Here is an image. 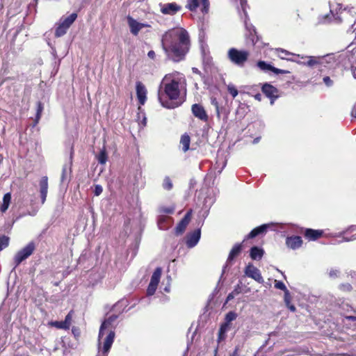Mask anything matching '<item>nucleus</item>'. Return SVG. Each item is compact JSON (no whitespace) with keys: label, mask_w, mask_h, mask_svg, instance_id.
Here are the masks:
<instances>
[{"label":"nucleus","mask_w":356,"mask_h":356,"mask_svg":"<svg viewBox=\"0 0 356 356\" xmlns=\"http://www.w3.org/2000/svg\"><path fill=\"white\" fill-rule=\"evenodd\" d=\"M202 13H207L208 10H209V0H202Z\"/></svg>","instance_id":"44"},{"label":"nucleus","mask_w":356,"mask_h":356,"mask_svg":"<svg viewBox=\"0 0 356 356\" xmlns=\"http://www.w3.org/2000/svg\"><path fill=\"white\" fill-rule=\"evenodd\" d=\"M258 140H259V138H255V139L254 140V143H257V142H258Z\"/></svg>","instance_id":"60"},{"label":"nucleus","mask_w":356,"mask_h":356,"mask_svg":"<svg viewBox=\"0 0 356 356\" xmlns=\"http://www.w3.org/2000/svg\"><path fill=\"white\" fill-rule=\"evenodd\" d=\"M117 318V315L112 314L102 323L98 336V353L97 356H108L115 337L113 323Z\"/></svg>","instance_id":"3"},{"label":"nucleus","mask_w":356,"mask_h":356,"mask_svg":"<svg viewBox=\"0 0 356 356\" xmlns=\"http://www.w3.org/2000/svg\"><path fill=\"white\" fill-rule=\"evenodd\" d=\"M200 234L201 232L200 229L189 234L186 239L187 246L189 248H193L194 246H195L200 238Z\"/></svg>","instance_id":"19"},{"label":"nucleus","mask_w":356,"mask_h":356,"mask_svg":"<svg viewBox=\"0 0 356 356\" xmlns=\"http://www.w3.org/2000/svg\"><path fill=\"white\" fill-rule=\"evenodd\" d=\"M245 239H247V238H245V239H243V243H245Z\"/></svg>","instance_id":"62"},{"label":"nucleus","mask_w":356,"mask_h":356,"mask_svg":"<svg viewBox=\"0 0 356 356\" xmlns=\"http://www.w3.org/2000/svg\"><path fill=\"white\" fill-rule=\"evenodd\" d=\"M77 17V15L76 13H72L67 17H62L60 19V22L63 23L67 28H70V26L74 23Z\"/></svg>","instance_id":"29"},{"label":"nucleus","mask_w":356,"mask_h":356,"mask_svg":"<svg viewBox=\"0 0 356 356\" xmlns=\"http://www.w3.org/2000/svg\"><path fill=\"white\" fill-rule=\"evenodd\" d=\"M52 325L58 328V329H64L67 330L66 326L64 325V322L63 321H54L51 323Z\"/></svg>","instance_id":"41"},{"label":"nucleus","mask_w":356,"mask_h":356,"mask_svg":"<svg viewBox=\"0 0 356 356\" xmlns=\"http://www.w3.org/2000/svg\"><path fill=\"white\" fill-rule=\"evenodd\" d=\"M40 192L41 195L42 203L44 204L48 191V178L47 176L42 177L40 180Z\"/></svg>","instance_id":"20"},{"label":"nucleus","mask_w":356,"mask_h":356,"mask_svg":"<svg viewBox=\"0 0 356 356\" xmlns=\"http://www.w3.org/2000/svg\"><path fill=\"white\" fill-rule=\"evenodd\" d=\"M192 215V210L190 209L187 211L184 217L181 219V220L178 223L175 228L176 234L179 235L181 234L186 229L187 225L191 221Z\"/></svg>","instance_id":"12"},{"label":"nucleus","mask_w":356,"mask_h":356,"mask_svg":"<svg viewBox=\"0 0 356 356\" xmlns=\"http://www.w3.org/2000/svg\"><path fill=\"white\" fill-rule=\"evenodd\" d=\"M270 224H264L259 227H257L252 229L250 234L246 236L247 238H252L255 236L262 234L267 231V229L270 227Z\"/></svg>","instance_id":"22"},{"label":"nucleus","mask_w":356,"mask_h":356,"mask_svg":"<svg viewBox=\"0 0 356 356\" xmlns=\"http://www.w3.org/2000/svg\"><path fill=\"white\" fill-rule=\"evenodd\" d=\"M190 142L191 139L188 135L184 134L181 136L180 143L184 152H186L189 149Z\"/></svg>","instance_id":"32"},{"label":"nucleus","mask_w":356,"mask_h":356,"mask_svg":"<svg viewBox=\"0 0 356 356\" xmlns=\"http://www.w3.org/2000/svg\"><path fill=\"white\" fill-rule=\"evenodd\" d=\"M287 307L291 311V312H295L296 311V307L294 305H291V302L289 303V305H286Z\"/></svg>","instance_id":"53"},{"label":"nucleus","mask_w":356,"mask_h":356,"mask_svg":"<svg viewBox=\"0 0 356 356\" xmlns=\"http://www.w3.org/2000/svg\"><path fill=\"white\" fill-rule=\"evenodd\" d=\"M127 23L130 29V32L134 35H138V33L143 28L150 27V25L147 23H141L134 19L131 16H127Z\"/></svg>","instance_id":"10"},{"label":"nucleus","mask_w":356,"mask_h":356,"mask_svg":"<svg viewBox=\"0 0 356 356\" xmlns=\"http://www.w3.org/2000/svg\"><path fill=\"white\" fill-rule=\"evenodd\" d=\"M291 296L290 295V293H289V290H286V291H284V302H285L286 305H289V303L291 302Z\"/></svg>","instance_id":"43"},{"label":"nucleus","mask_w":356,"mask_h":356,"mask_svg":"<svg viewBox=\"0 0 356 356\" xmlns=\"http://www.w3.org/2000/svg\"><path fill=\"white\" fill-rule=\"evenodd\" d=\"M250 56L247 50H239L236 48H231L227 52V58L234 65L238 67H243Z\"/></svg>","instance_id":"6"},{"label":"nucleus","mask_w":356,"mask_h":356,"mask_svg":"<svg viewBox=\"0 0 356 356\" xmlns=\"http://www.w3.org/2000/svg\"><path fill=\"white\" fill-rule=\"evenodd\" d=\"M192 112L193 114L200 120L207 122L208 120V115L203 108L200 104H195L192 106Z\"/></svg>","instance_id":"16"},{"label":"nucleus","mask_w":356,"mask_h":356,"mask_svg":"<svg viewBox=\"0 0 356 356\" xmlns=\"http://www.w3.org/2000/svg\"><path fill=\"white\" fill-rule=\"evenodd\" d=\"M211 104L215 105L216 108H218V104L216 98H211Z\"/></svg>","instance_id":"52"},{"label":"nucleus","mask_w":356,"mask_h":356,"mask_svg":"<svg viewBox=\"0 0 356 356\" xmlns=\"http://www.w3.org/2000/svg\"><path fill=\"white\" fill-rule=\"evenodd\" d=\"M245 239H247V238H245V239H243V243H245Z\"/></svg>","instance_id":"63"},{"label":"nucleus","mask_w":356,"mask_h":356,"mask_svg":"<svg viewBox=\"0 0 356 356\" xmlns=\"http://www.w3.org/2000/svg\"><path fill=\"white\" fill-rule=\"evenodd\" d=\"M236 296L234 294V293L231 292L228 294L227 297V300H226V302H229L231 300H232Z\"/></svg>","instance_id":"50"},{"label":"nucleus","mask_w":356,"mask_h":356,"mask_svg":"<svg viewBox=\"0 0 356 356\" xmlns=\"http://www.w3.org/2000/svg\"><path fill=\"white\" fill-rule=\"evenodd\" d=\"M352 72H353V76L355 79H356V69H353L352 70Z\"/></svg>","instance_id":"56"},{"label":"nucleus","mask_w":356,"mask_h":356,"mask_svg":"<svg viewBox=\"0 0 356 356\" xmlns=\"http://www.w3.org/2000/svg\"><path fill=\"white\" fill-rule=\"evenodd\" d=\"M67 30L68 28H67L63 23L59 21V22L56 24L55 36L57 38L61 37L67 33Z\"/></svg>","instance_id":"31"},{"label":"nucleus","mask_w":356,"mask_h":356,"mask_svg":"<svg viewBox=\"0 0 356 356\" xmlns=\"http://www.w3.org/2000/svg\"><path fill=\"white\" fill-rule=\"evenodd\" d=\"M237 318V314L234 312H228L225 318V322L231 325V322L234 321Z\"/></svg>","instance_id":"35"},{"label":"nucleus","mask_w":356,"mask_h":356,"mask_svg":"<svg viewBox=\"0 0 356 356\" xmlns=\"http://www.w3.org/2000/svg\"><path fill=\"white\" fill-rule=\"evenodd\" d=\"M102 191H103V188H102V186L95 185V190H94V194L96 196L99 195L102 193Z\"/></svg>","instance_id":"46"},{"label":"nucleus","mask_w":356,"mask_h":356,"mask_svg":"<svg viewBox=\"0 0 356 356\" xmlns=\"http://www.w3.org/2000/svg\"><path fill=\"white\" fill-rule=\"evenodd\" d=\"M73 154H74V150H73V148L71 147L70 156V163L69 165H64L63 167L62 175H61V181L62 182H64L67 179V176L70 173V171H71V164H72V162Z\"/></svg>","instance_id":"24"},{"label":"nucleus","mask_w":356,"mask_h":356,"mask_svg":"<svg viewBox=\"0 0 356 356\" xmlns=\"http://www.w3.org/2000/svg\"><path fill=\"white\" fill-rule=\"evenodd\" d=\"M232 293H234V294L235 296L236 295H238L239 293H241L242 292V286H241V282H240L239 284H238L234 289L233 290V291H232Z\"/></svg>","instance_id":"45"},{"label":"nucleus","mask_w":356,"mask_h":356,"mask_svg":"<svg viewBox=\"0 0 356 356\" xmlns=\"http://www.w3.org/2000/svg\"><path fill=\"white\" fill-rule=\"evenodd\" d=\"M255 98H256L257 99H258V100H260V95H257L255 96Z\"/></svg>","instance_id":"59"},{"label":"nucleus","mask_w":356,"mask_h":356,"mask_svg":"<svg viewBox=\"0 0 356 356\" xmlns=\"http://www.w3.org/2000/svg\"><path fill=\"white\" fill-rule=\"evenodd\" d=\"M35 249V243L30 242L24 248L19 250L13 257L14 268L17 267L22 261L29 258L33 253Z\"/></svg>","instance_id":"7"},{"label":"nucleus","mask_w":356,"mask_h":356,"mask_svg":"<svg viewBox=\"0 0 356 356\" xmlns=\"http://www.w3.org/2000/svg\"><path fill=\"white\" fill-rule=\"evenodd\" d=\"M11 202V194L10 193H7L3 195V202L0 206V211L1 213H5L10 204Z\"/></svg>","instance_id":"28"},{"label":"nucleus","mask_w":356,"mask_h":356,"mask_svg":"<svg viewBox=\"0 0 356 356\" xmlns=\"http://www.w3.org/2000/svg\"><path fill=\"white\" fill-rule=\"evenodd\" d=\"M77 17V15L76 13H72L67 17H62L60 19V22L63 23L67 28H70V26L74 23Z\"/></svg>","instance_id":"30"},{"label":"nucleus","mask_w":356,"mask_h":356,"mask_svg":"<svg viewBox=\"0 0 356 356\" xmlns=\"http://www.w3.org/2000/svg\"><path fill=\"white\" fill-rule=\"evenodd\" d=\"M241 8H238V13L241 19L244 21V24L246 30L248 31V38L252 41L253 44H256L259 40V37L257 35V32L254 27L248 23V17L247 14V8L248 7L246 0H239Z\"/></svg>","instance_id":"5"},{"label":"nucleus","mask_w":356,"mask_h":356,"mask_svg":"<svg viewBox=\"0 0 356 356\" xmlns=\"http://www.w3.org/2000/svg\"><path fill=\"white\" fill-rule=\"evenodd\" d=\"M286 245L291 249H296L301 246L302 241L300 236H295L286 238Z\"/></svg>","instance_id":"21"},{"label":"nucleus","mask_w":356,"mask_h":356,"mask_svg":"<svg viewBox=\"0 0 356 356\" xmlns=\"http://www.w3.org/2000/svg\"><path fill=\"white\" fill-rule=\"evenodd\" d=\"M278 56L282 59H286L292 60L298 63L307 65L308 66H313L319 63L318 58L313 56H300L298 54H293L291 52L283 49H277V50Z\"/></svg>","instance_id":"4"},{"label":"nucleus","mask_w":356,"mask_h":356,"mask_svg":"<svg viewBox=\"0 0 356 356\" xmlns=\"http://www.w3.org/2000/svg\"><path fill=\"white\" fill-rule=\"evenodd\" d=\"M323 235V231L312 229H307L305 236L309 241H315Z\"/></svg>","instance_id":"23"},{"label":"nucleus","mask_w":356,"mask_h":356,"mask_svg":"<svg viewBox=\"0 0 356 356\" xmlns=\"http://www.w3.org/2000/svg\"><path fill=\"white\" fill-rule=\"evenodd\" d=\"M174 211L173 207H162L161 209V212L164 213H172Z\"/></svg>","instance_id":"47"},{"label":"nucleus","mask_w":356,"mask_h":356,"mask_svg":"<svg viewBox=\"0 0 356 356\" xmlns=\"http://www.w3.org/2000/svg\"><path fill=\"white\" fill-rule=\"evenodd\" d=\"M136 95L140 105H144L147 99V90L140 81L136 82Z\"/></svg>","instance_id":"15"},{"label":"nucleus","mask_w":356,"mask_h":356,"mask_svg":"<svg viewBox=\"0 0 356 356\" xmlns=\"http://www.w3.org/2000/svg\"><path fill=\"white\" fill-rule=\"evenodd\" d=\"M165 291H168V289L167 287L165 288Z\"/></svg>","instance_id":"61"},{"label":"nucleus","mask_w":356,"mask_h":356,"mask_svg":"<svg viewBox=\"0 0 356 356\" xmlns=\"http://www.w3.org/2000/svg\"><path fill=\"white\" fill-rule=\"evenodd\" d=\"M161 47L168 59L179 62L185 58L190 49V36L181 27L172 28L161 36Z\"/></svg>","instance_id":"1"},{"label":"nucleus","mask_w":356,"mask_h":356,"mask_svg":"<svg viewBox=\"0 0 356 356\" xmlns=\"http://www.w3.org/2000/svg\"><path fill=\"white\" fill-rule=\"evenodd\" d=\"M245 107V105H243V104H241V105L239 106L238 109H243ZM238 112H239V110H238V111H237V113H238Z\"/></svg>","instance_id":"57"},{"label":"nucleus","mask_w":356,"mask_h":356,"mask_svg":"<svg viewBox=\"0 0 356 356\" xmlns=\"http://www.w3.org/2000/svg\"><path fill=\"white\" fill-rule=\"evenodd\" d=\"M242 250V245L241 244H235L232 249L231 250L227 260V264L232 262L234 259L235 257H236L241 252Z\"/></svg>","instance_id":"25"},{"label":"nucleus","mask_w":356,"mask_h":356,"mask_svg":"<svg viewBox=\"0 0 356 356\" xmlns=\"http://www.w3.org/2000/svg\"><path fill=\"white\" fill-rule=\"evenodd\" d=\"M163 186L166 190H170L172 188V183L169 177H165L163 183Z\"/></svg>","instance_id":"39"},{"label":"nucleus","mask_w":356,"mask_h":356,"mask_svg":"<svg viewBox=\"0 0 356 356\" xmlns=\"http://www.w3.org/2000/svg\"><path fill=\"white\" fill-rule=\"evenodd\" d=\"M160 11L162 14L166 15H175L181 11V6L175 2L159 3Z\"/></svg>","instance_id":"9"},{"label":"nucleus","mask_w":356,"mask_h":356,"mask_svg":"<svg viewBox=\"0 0 356 356\" xmlns=\"http://www.w3.org/2000/svg\"><path fill=\"white\" fill-rule=\"evenodd\" d=\"M264 254V251L262 248L254 246L250 249V256L253 260H260L261 259L263 255Z\"/></svg>","instance_id":"26"},{"label":"nucleus","mask_w":356,"mask_h":356,"mask_svg":"<svg viewBox=\"0 0 356 356\" xmlns=\"http://www.w3.org/2000/svg\"><path fill=\"white\" fill-rule=\"evenodd\" d=\"M275 287L277 289H280L284 291H286V290H288L286 289L285 284L281 281L275 280Z\"/></svg>","instance_id":"40"},{"label":"nucleus","mask_w":356,"mask_h":356,"mask_svg":"<svg viewBox=\"0 0 356 356\" xmlns=\"http://www.w3.org/2000/svg\"><path fill=\"white\" fill-rule=\"evenodd\" d=\"M230 356H239L238 353V348H236L234 351L232 353V354L230 355Z\"/></svg>","instance_id":"55"},{"label":"nucleus","mask_w":356,"mask_h":356,"mask_svg":"<svg viewBox=\"0 0 356 356\" xmlns=\"http://www.w3.org/2000/svg\"><path fill=\"white\" fill-rule=\"evenodd\" d=\"M193 72L195 73H200V71L195 67L193 68Z\"/></svg>","instance_id":"58"},{"label":"nucleus","mask_w":356,"mask_h":356,"mask_svg":"<svg viewBox=\"0 0 356 356\" xmlns=\"http://www.w3.org/2000/svg\"><path fill=\"white\" fill-rule=\"evenodd\" d=\"M227 90L229 93L232 96L233 98L236 97L238 95V90L236 88L232 83H229L227 86Z\"/></svg>","instance_id":"37"},{"label":"nucleus","mask_w":356,"mask_h":356,"mask_svg":"<svg viewBox=\"0 0 356 356\" xmlns=\"http://www.w3.org/2000/svg\"><path fill=\"white\" fill-rule=\"evenodd\" d=\"M342 235V236H339L341 239L339 241V243L356 240V226H351L343 232Z\"/></svg>","instance_id":"18"},{"label":"nucleus","mask_w":356,"mask_h":356,"mask_svg":"<svg viewBox=\"0 0 356 356\" xmlns=\"http://www.w3.org/2000/svg\"><path fill=\"white\" fill-rule=\"evenodd\" d=\"M198 6V0H188L186 8L190 10H195Z\"/></svg>","instance_id":"36"},{"label":"nucleus","mask_w":356,"mask_h":356,"mask_svg":"<svg viewBox=\"0 0 356 356\" xmlns=\"http://www.w3.org/2000/svg\"><path fill=\"white\" fill-rule=\"evenodd\" d=\"M147 56L152 58L154 59L156 56L155 52L153 50H151L148 52Z\"/></svg>","instance_id":"51"},{"label":"nucleus","mask_w":356,"mask_h":356,"mask_svg":"<svg viewBox=\"0 0 356 356\" xmlns=\"http://www.w3.org/2000/svg\"><path fill=\"white\" fill-rule=\"evenodd\" d=\"M351 115H352L353 117L356 118V104L354 106V107H353V108L352 110Z\"/></svg>","instance_id":"54"},{"label":"nucleus","mask_w":356,"mask_h":356,"mask_svg":"<svg viewBox=\"0 0 356 356\" xmlns=\"http://www.w3.org/2000/svg\"><path fill=\"white\" fill-rule=\"evenodd\" d=\"M245 274L246 276L254 280L259 283L264 282V279L259 270L254 266L251 263L248 264L245 267Z\"/></svg>","instance_id":"11"},{"label":"nucleus","mask_w":356,"mask_h":356,"mask_svg":"<svg viewBox=\"0 0 356 356\" xmlns=\"http://www.w3.org/2000/svg\"><path fill=\"white\" fill-rule=\"evenodd\" d=\"M186 80L185 76L173 72L165 75L159 86L158 97L161 105L167 108H174L179 104L174 102L178 99L181 91L186 92Z\"/></svg>","instance_id":"2"},{"label":"nucleus","mask_w":356,"mask_h":356,"mask_svg":"<svg viewBox=\"0 0 356 356\" xmlns=\"http://www.w3.org/2000/svg\"><path fill=\"white\" fill-rule=\"evenodd\" d=\"M108 159V156L105 149H103L100 151L99 154L97 155L98 162L101 164H105Z\"/></svg>","instance_id":"33"},{"label":"nucleus","mask_w":356,"mask_h":356,"mask_svg":"<svg viewBox=\"0 0 356 356\" xmlns=\"http://www.w3.org/2000/svg\"><path fill=\"white\" fill-rule=\"evenodd\" d=\"M9 241L10 238L7 236L3 235L0 236V251L8 246Z\"/></svg>","instance_id":"34"},{"label":"nucleus","mask_w":356,"mask_h":356,"mask_svg":"<svg viewBox=\"0 0 356 356\" xmlns=\"http://www.w3.org/2000/svg\"><path fill=\"white\" fill-rule=\"evenodd\" d=\"M339 270H336V269H334H334H332V270H331L330 271V273H329V275H330V277H332V278H333V277H337V276H338V275H339Z\"/></svg>","instance_id":"49"},{"label":"nucleus","mask_w":356,"mask_h":356,"mask_svg":"<svg viewBox=\"0 0 356 356\" xmlns=\"http://www.w3.org/2000/svg\"><path fill=\"white\" fill-rule=\"evenodd\" d=\"M231 325L225 322L222 323L218 331V341H222L226 337V333L230 330Z\"/></svg>","instance_id":"27"},{"label":"nucleus","mask_w":356,"mask_h":356,"mask_svg":"<svg viewBox=\"0 0 356 356\" xmlns=\"http://www.w3.org/2000/svg\"><path fill=\"white\" fill-rule=\"evenodd\" d=\"M257 67L264 72L272 71L275 74H287L288 71L276 68L265 61L260 60L257 64Z\"/></svg>","instance_id":"14"},{"label":"nucleus","mask_w":356,"mask_h":356,"mask_svg":"<svg viewBox=\"0 0 356 356\" xmlns=\"http://www.w3.org/2000/svg\"><path fill=\"white\" fill-rule=\"evenodd\" d=\"M43 111V106L41 102L38 103L36 120H38L40 118L42 112Z\"/></svg>","instance_id":"42"},{"label":"nucleus","mask_w":356,"mask_h":356,"mask_svg":"<svg viewBox=\"0 0 356 356\" xmlns=\"http://www.w3.org/2000/svg\"><path fill=\"white\" fill-rule=\"evenodd\" d=\"M161 273L162 269L160 267L156 268L154 271L147 289V294L148 296H152L155 293L160 281Z\"/></svg>","instance_id":"8"},{"label":"nucleus","mask_w":356,"mask_h":356,"mask_svg":"<svg viewBox=\"0 0 356 356\" xmlns=\"http://www.w3.org/2000/svg\"><path fill=\"white\" fill-rule=\"evenodd\" d=\"M72 314H73V312L70 311L67 314V315L65 316V318L63 321L64 325L66 326L67 329H69L71 325L72 319Z\"/></svg>","instance_id":"38"},{"label":"nucleus","mask_w":356,"mask_h":356,"mask_svg":"<svg viewBox=\"0 0 356 356\" xmlns=\"http://www.w3.org/2000/svg\"><path fill=\"white\" fill-rule=\"evenodd\" d=\"M323 82L327 86H331L332 85V81L329 76H325L323 78Z\"/></svg>","instance_id":"48"},{"label":"nucleus","mask_w":356,"mask_h":356,"mask_svg":"<svg viewBox=\"0 0 356 356\" xmlns=\"http://www.w3.org/2000/svg\"><path fill=\"white\" fill-rule=\"evenodd\" d=\"M262 92L270 99L271 104L274 103V100L278 97V90L269 83H265L262 87Z\"/></svg>","instance_id":"13"},{"label":"nucleus","mask_w":356,"mask_h":356,"mask_svg":"<svg viewBox=\"0 0 356 356\" xmlns=\"http://www.w3.org/2000/svg\"><path fill=\"white\" fill-rule=\"evenodd\" d=\"M172 218L165 215L159 216L157 220L158 227L162 230H167L172 225Z\"/></svg>","instance_id":"17"}]
</instances>
